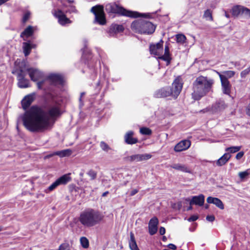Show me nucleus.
I'll use <instances>...</instances> for the list:
<instances>
[{
	"mask_svg": "<svg viewBox=\"0 0 250 250\" xmlns=\"http://www.w3.org/2000/svg\"><path fill=\"white\" fill-rule=\"evenodd\" d=\"M61 114L58 104L50 106L45 111L37 106H32L21 116L23 124L30 132H40L52 127L55 118Z\"/></svg>",
	"mask_w": 250,
	"mask_h": 250,
	"instance_id": "f257e3e1",
	"label": "nucleus"
},
{
	"mask_svg": "<svg viewBox=\"0 0 250 250\" xmlns=\"http://www.w3.org/2000/svg\"><path fill=\"white\" fill-rule=\"evenodd\" d=\"M214 80L207 76H200L196 78L192 83V98L196 101L213 92Z\"/></svg>",
	"mask_w": 250,
	"mask_h": 250,
	"instance_id": "f03ea898",
	"label": "nucleus"
},
{
	"mask_svg": "<svg viewBox=\"0 0 250 250\" xmlns=\"http://www.w3.org/2000/svg\"><path fill=\"white\" fill-rule=\"evenodd\" d=\"M104 218V215L101 212L88 208L81 213L79 220L83 226L90 228L100 224Z\"/></svg>",
	"mask_w": 250,
	"mask_h": 250,
	"instance_id": "7ed1b4c3",
	"label": "nucleus"
},
{
	"mask_svg": "<svg viewBox=\"0 0 250 250\" xmlns=\"http://www.w3.org/2000/svg\"><path fill=\"white\" fill-rule=\"evenodd\" d=\"M131 27L135 32L140 34H151L155 30L154 24L144 20L135 21L131 23Z\"/></svg>",
	"mask_w": 250,
	"mask_h": 250,
	"instance_id": "20e7f679",
	"label": "nucleus"
},
{
	"mask_svg": "<svg viewBox=\"0 0 250 250\" xmlns=\"http://www.w3.org/2000/svg\"><path fill=\"white\" fill-rule=\"evenodd\" d=\"M105 10L108 13L117 14L121 16L131 18H137L141 16L139 13L127 10L116 3H110L106 4L105 5Z\"/></svg>",
	"mask_w": 250,
	"mask_h": 250,
	"instance_id": "39448f33",
	"label": "nucleus"
},
{
	"mask_svg": "<svg viewBox=\"0 0 250 250\" xmlns=\"http://www.w3.org/2000/svg\"><path fill=\"white\" fill-rule=\"evenodd\" d=\"M90 11L93 13L95 17L96 21L101 25H104L106 23L104 7L102 5H98L91 8Z\"/></svg>",
	"mask_w": 250,
	"mask_h": 250,
	"instance_id": "423d86ee",
	"label": "nucleus"
},
{
	"mask_svg": "<svg viewBox=\"0 0 250 250\" xmlns=\"http://www.w3.org/2000/svg\"><path fill=\"white\" fill-rule=\"evenodd\" d=\"M70 180V178L68 175L66 174L63 175L53 182L47 188L45 189L44 191L46 193H49L54 190L58 186L66 184Z\"/></svg>",
	"mask_w": 250,
	"mask_h": 250,
	"instance_id": "0eeeda50",
	"label": "nucleus"
},
{
	"mask_svg": "<svg viewBox=\"0 0 250 250\" xmlns=\"http://www.w3.org/2000/svg\"><path fill=\"white\" fill-rule=\"evenodd\" d=\"M183 85V81L181 76L177 77L172 84V88H170L172 92V97L176 98L180 94Z\"/></svg>",
	"mask_w": 250,
	"mask_h": 250,
	"instance_id": "6e6552de",
	"label": "nucleus"
},
{
	"mask_svg": "<svg viewBox=\"0 0 250 250\" xmlns=\"http://www.w3.org/2000/svg\"><path fill=\"white\" fill-rule=\"evenodd\" d=\"M163 41L161 40L155 44H151L149 47L150 54L154 56L159 57L161 56L163 52Z\"/></svg>",
	"mask_w": 250,
	"mask_h": 250,
	"instance_id": "1a4fd4ad",
	"label": "nucleus"
},
{
	"mask_svg": "<svg viewBox=\"0 0 250 250\" xmlns=\"http://www.w3.org/2000/svg\"><path fill=\"white\" fill-rule=\"evenodd\" d=\"M54 15L58 19V22L62 26L66 24H70L72 22L71 21L67 18L66 15L61 10L56 11Z\"/></svg>",
	"mask_w": 250,
	"mask_h": 250,
	"instance_id": "9d476101",
	"label": "nucleus"
},
{
	"mask_svg": "<svg viewBox=\"0 0 250 250\" xmlns=\"http://www.w3.org/2000/svg\"><path fill=\"white\" fill-rule=\"evenodd\" d=\"M151 155L147 153L138 154L128 156L126 157V159L129 162H140L148 160L151 158Z\"/></svg>",
	"mask_w": 250,
	"mask_h": 250,
	"instance_id": "9b49d317",
	"label": "nucleus"
},
{
	"mask_svg": "<svg viewBox=\"0 0 250 250\" xmlns=\"http://www.w3.org/2000/svg\"><path fill=\"white\" fill-rule=\"evenodd\" d=\"M27 71L31 80L34 82L37 81L43 77L42 73L38 69L30 68L27 69Z\"/></svg>",
	"mask_w": 250,
	"mask_h": 250,
	"instance_id": "f8f14e48",
	"label": "nucleus"
},
{
	"mask_svg": "<svg viewBox=\"0 0 250 250\" xmlns=\"http://www.w3.org/2000/svg\"><path fill=\"white\" fill-rule=\"evenodd\" d=\"M159 221L156 217L151 218L148 223V230L150 235L155 234L158 230Z\"/></svg>",
	"mask_w": 250,
	"mask_h": 250,
	"instance_id": "ddd939ff",
	"label": "nucleus"
},
{
	"mask_svg": "<svg viewBox=\"0 0 250 250\" xmlns=\"http://www.w3.org/2000/svg\"><path fill=\"white\" fill-rule=\"evenodd\" d=\"M191 145V142L188 140H183L178 143L174 147V151L180 152L188 149Z\"/></svg>",
	"mask_w": 250,
	"mask_h": 250,
	"instance_id": "4468645a",
	"label": "nucleus"
},
{
	"mask_svg": "<svg viewBox=\"0 0 250 250\" xmlns=\"http://www.w3.org/2000/svg\"><path fill=\"white\" fill-rule=\"evenodd\" d=\"M220 81L223 93L226 95H229L231 87L229 82L223 77H221Z\"/></svg>",
	"mask_w": 250,
	"mask_h": 250,
	"instance_id": "2eb2a0df",
	"label": "nucleus"
},
{
	"mask_svg": "<svg viewBox=\"0 0 250 250\" xmlns=\"http://www.w3.org/2000/svg\"><path fill=\"white\" fill-rule=\"evenodd\" d=\"M47 81L53 84H62L63 83V78L62 76L59 74H51L49 75Z\"/></svg>",
	"mask_w": 250,
	"mask_h": 250,
	"instance_id": "dca6fc26",
	"label": "nucleus"
},
{
	"mask_svg": "<svg viewBox=\"0 0 250 250\" xmlns=\"http://www.w3.org/2000/svg\"><path fill=\"white\" fill-rule=\"evenodd\" d=\"M204 202V195L203 194H200L198 196H193L191 200L190 201L189 204L190 205H196L199 206H202L203 205Z\"/></svg>",
	"mask_w": 250,
	"mask_h": 250,
	"instance_id": "f3484780",
	"label": "nucleus"
},
{
	"mask_svg": "<svg viewBox=\"0 0 250 250\" xmlns=\"http://www.w3.org/2000/svg\"><path fill=\"white\" fill-rule=\"evenodd\" d=\"M207 202L209 204H213L221 209L224 208V206L222 201L218 198L208 197Z\"/></svg>",
	"mask_w": 250,
	"mask_h": 250,
	"instance_id": "a211bd4d",
	"label": "nucleus"
},
{
	"mask_svg": "<svg viewBox=\"0 0 250 250\" xmlns=\"http://www.w3.org/2000/svg\"><path fill=\"white\" fill-rule=\"evenodd\" d=\"M170 167L172 168L181 171L182 172L191 173V170L186 165L181 164H174L170 166Z\"/></svg>",
	"mask_w": 250,
	"mask_h": 250,
	"instance_id": "6ab92c4d",
	"label": "nucleus"
},
{
	"mask_svg": "<svg viewBox=\"0 0 250 250\" xmlns=\"http://www.w3.org/2000/svg\"><path fill=\"white\" fill-rule=\"evenodd\" d=\"M34 100V95L30 94L26 96L21 101V104L23 108L26 109L32 104Z\"/></svg>",
	"mask_w": 250,
	"mask_h": 250,
	"instance_id": "aec40b11",
	"label": "nucleus"
},
{
	"mask_svg": "<svg viewBox=\"0 0 250 250\" xmlns=\"http://www.w3.org/2000/svg\"><path fill=\"white\" fill-rule=\"evenodd\" d=\"M226 107V105L224 101L219 100L213 104L211 107V111L213 112L220 111Z\"/></svg>",
	"mask_w": 250,
	"mask_h": 250,
	"instance_id": "412c9836",
	"label": "nucleus"
},
{
	"mask_svg": "<svg viewBox=\"0 0 250 250\" xmlns=\"http://www.w3.org/2000/svg\"><path fill=\"white\" fill-rule=\"evenodd\" d=\"M231 155L229 153H225L216 162V166L221 167L225 165L230 159Z\"/></svg>",
	"mask_w": 250,
	"mask_h": 250,
	"instance_id": "4be33fe9",
	"label": "nucleus"
},
{
	"mask_svg": "<svg viewBox=\"0 0 250 250\" xmlns=\"http://www.w3.org/2000/svg\"><path fill=\"white\" fill-rule=\"evenodd\" d=\"M124 29V28L122 25L112 24L109 29L108 32L110 36H113L114 34L122 32Z\"/></svg>",
	"mask_w": 250,
	"mask_h": 250,
	"instance_id": "5701e85b",
	"label": "nucleus"
},
{
	"mask_svg": "<svg viewBox=\"0 0 250 250\" xmlns=\"http://www.w3.org/2000/svg\"><path fill=\"white\" fill-rule=\"evenodd\" d=\"M34 33V27L31 25L27 26L21 34V37L26 41L27 38L31 36Z\"/></svg>",
	"mask_w": 250,
	"mask_h": 250,
	"instance_id": "b1692460",
	"label": "nucleus"
},
{
	"mask_svg": "<svg viewBox=\"0 0 250 250\" xmlns=\"http://www.w3.org/2000/svg\"><path fill=\"white\" fill-rule=\"evenodd\" d=\"M133 132L132 131L127 132L125 136V142L128 144H134L137 143L138 140L133 137Z\"/></svg>",
	"mask_w": 250,
	"mask_h": 250,
	"instance_id": "393cba45",
	"label": "nucleus"
},
{
	"mask_svg": "<svg viewBox=\"0 0 250 250\" xmlns=\"http://www.w3.org/2000/svg\"><path fill=\"white\" fill-rule=\"evenodd\" d=\"M157 95L158 98L167 97L169 96H172V92L169 87L163 88L158 91Z\"/></svg>",
	"mask_w": 250,
	"mask_h": 250,
	"instance_id": "a878e982",
	"label": "nucleus"
},
{
	"mask_svg": "<svg viewBox=\"0 0 250 250\" xmlns=\"http://www.w3.org/2000/svg\"><path fill=\"white\" fill-rule=\"evenodd\" d=\"M35 47H36V45L31 44L29 42H23V49L25 56H27L29 55L32 48Z\"/></svg>",
	"mask_w": 250,
	"mask_h": 250,
	"instance_id": "bb28decb",
	"label": "nucleus"
},
{
	"mask_svg": "<svg viewBox=\"0 0 250 250\" xmlns=\"http://www.w3.org/2000/svg\"><path fill=\"white\" fill-rule=\"evenodd\" d=\"M72 154V150L70 149H66L54 152L52 155H57L60 157H64L70 156Z\"/></svg>",
	"mask_w": 250,
	"mask_h": 250,
	"instance_id": "cd10ccee",
	"label": "nucleus"
},
{
	"mask_svg": "<svg viewBox=\"0 0 250 250\" xmlns=\"http://www.w3.org/2000/svg\"><path fill=\"white\" fill-rule=\"evenodd\" d=\"M242 7L243 6L240 5H236L233 6L231 10L232 16L237 17L241 13L242 14Z\"/></svg>",
	"mask_w": 250,
	"mask_h": 250,
	"instance_id": "c85d7f7f",
	"label": "nucleus"
},
{
	"mask_svg": "<svg viewBox=\"0 0 250 250\" xmlns=\"http://www.w3.org/2000/svg\"><path fill=\"white\" fill-rule=\"evenodd\" d=\"M235 72L234 71L231 70L224 71L222 74L218 72V74L220 79H221V77H223L227 80L233 77V76L235 75Z\"/></svg>",
	"mask_w": 250,
	"mask_h": 250,
	"instance_id": "c756f323",
	"label": "nucleus"
},
{
	"mask_svg": "<svg viewBox=\"0 0 250 250\" xmlns=\"http://www.w3.org/2000/svg\"><path fill=\"white\" fill-rule=\"evenodd\" d=\"M160 59H161L164 61L169 62L170 58L169 56V47L167 45L165 46V54L164 55H161L159 57Z\"/></svg>",
	"mask_w": 250,
	"mask_h": 250,
	"instance_id": "7c9ffc66",
	"label": "nucleus"
},
{
	"mask_svg": "<svg viewBox=\"0 0 250 250\" xmlns=\"http://www.w3.org/2000/svg\"><path fill=\"white\" fill-rule=\"evenodd\" d=\"M18 85L20 88H27L29 87V81L25 78L18 80Z\"/></svg>",
	"mask_w": 250,
	"mask_h": 250,
	"instance_id": "2f4dec72",
	"label": "nucleus"
},
{
	"mask_svg": "<svg viewBox=\"0 0 250 250\" xmlns=\"http://www.w3.org/2000/svg\"><path fill=\"white\" fill-rule=\"evenodd\" d=\"M241 148V146H231L229 147H227L225 149V151L227 152H229L228 153H235L239 151Z\"/></svg>",
	"mask_w": 250,
	"mask_h": 250,
	"instance_id": "473e14b6",
	"label": "nucleus"
},
{
	"mask_svg": "<svg viewBox=\"0 0 250 250\" xmlns=\"http://www.w3.org/2000/svg\"><path fill=\"white\" fill-rule=\"evenodd\" d=\"M203 17L207 20H209L210 21H213V20L212 16V12L209 9H207L205 11Z\"/></svg>",
	"mask_w": 250,
	"mask_h": 250,
	"instance_id": "72a5a7b5",
	"label": "nucleus"
},
{
	"mask_svg": "<svg viewBox=\"0 0 250 250\" xmlns=\"http://www.w3.org/2000/svg\"><path fill=\"white\" fill-rule=\"evenodd\" d=\"M100 146L101 149L105 152H108L111 149L110 146L104 141H101L100 142Z\"/></svg>",
	"mask_w": 250,
	"mask_h": 250,
	"instance_id": "f704fd0d",
	"label": "nucleus"
},
{
	"mask_svg": "<svg viewBox=\"0 0 250 250\" xmlns=\"http://www.w3.org/2000/svg\"><path fill=\"white\" fill-rule=\"evenodd\" d=\"M80 242L82 246L84 248H87L89 246V241L85 237H82L80 239Z\"/></svg>",
	"mask_w": 250,
	"mask_h": 250,
	"instance_id": "c9c22d12",
	"label": "nucleus"
},
{
	"mask_svg": "<svg viewBox=\"0 0 250 250\" xmlns=\"http://www.w3.org/2000/svg\"><path fill=\"white\" fill-rule=\"evenodd\" d=\"M140 132L143 135H149L152 133V131L150 129L147 127H142L140 129Z\"/></svg>",
	"mask_w": 250,
	"mask_h": 250,
	"instance_id": "e433bc0d",
	"label": "nucleus"
},
{
	"mask_svg": "<svg viewBox=\"0 0 250 250\" xmlns=\"http://www.w3.org/2000/svg\"><path fill=\"white\" fill-rule=\"evenodd\" d=\"M176 42L178 43H183L186 39V36L183 34H178L176 36Z\"/></svg>",
	"mask_w": 250,
	"mask_h": 250,
	"instance_id": "4c0bfd02",
	"label": "nucleus"
},
{
	"mask_svg": "<svg viewBox=\"0 0 250 250\" xmlns=\"http://www.w3.org/2000/svg\"><path fill=\"white\" fill-rule=\"evenodd\" d=\"M87 174L90 177L91 180L95 179L97 177V172L92 169L89 170Z\"/></svg>",
	"mask_w": 250,
	"mask_h": 250,
	"instance_id": "58836bf2",
	"label": "nucleus"
},
{
	"mask_svg": "<svg viewBox=\"0 0 250 250\" xmlns=\"http://www.w3.org/2000/svg\"><path fill=\"white\" fill-rule=\"evenodd\" d=\"M31 13L29 11L26 12L23 15L22 21L23 23H25L30 18Z\"/></svg>",
	"mask_w": 250,
	"mask_h": 250,
	"instance_id": "ea45409f",
	"label": "nucleus"
},
{
	"mask_svg": "<svg viewBox=\"0 0 250 250\" xmlns=\"http://www.w3.org/2000/svg\"><path fill=\"white\" fill-rule=\"evenodd\" d=\"M129 244L131 250H139L135 241H129Z\"/></svg>",
	"mask_w": 250,
	"mask_h": 250,
	"instance_id": "a19ab883",
	"label": "nucleus"
},
{
	"mask_svg": "<svg viewBox=\"0 0 250 250\" xmlns=\"http://www.w3.org/2000/svg\"><path fill=\"white\" fill-rule=\"evenodd\" d=\"M242 14L245 15L248 18H250V9L243 6Z\"/></svg>",
	"mask_w": 250,
	"mask_h": 250,
	"instance_id": "79ce46f5",
	"label": "nucleus"
},
{
	"mask_svg": "<svg viewBox=\"0 0 250 250\" xmlns=\"http://www.w3.org/2000/svg\"><path fill=\"white\" fill-rule=\"evenodd\" d=\"M249 174L250 173L248 172V170H246L239 172L238 175L241 179H244V178H246L249 175Z\"/></svg>",
	"mask_w": 250,
	"mask_h": 250,
	"instance_id": "37998d69",
	"label": "nucleus"
},
{
	"mask_svg": "<svg viewBox=\"0 0 250 250\" xmlns=\"http://www.w3.org/2000/svg\"><path fill=\"white\" fill-rule=\"evenodd\" d=\"M250 72L248 68L244 70L241 72L240 75L242 78L245 77Z\"/></svg>",
	"mask_w": 250,
	"mask_h": 250,
	"instance_id": "c03bdc74",
	"label": "nucleus"
},
{
	"mask_svg": "<svg viewBox=\"0 0 250 250\" xmlns=\"http://www.w3.org/2000/svg\"><path fill=\"white\" fill-rule=\"evenodd\" d=\"M23 78H25V75L23 74L22 71L21 70L18 73L17 79L18 80H19Z\"/></svg>",
	"mask_w": 250,
	"mask_h": 250,
	"instance_id": "a18cd8bd",
	"label": "nucleus"
},
{
	"mask_svg": "<svg viewBox=\"0 0 250 250\" xmlns=\"http://www.w3.org/2000/svg\"><path fill=\"white\" fill-rule=\"evenodd\" d=\"M244 152L243 151H240L236 154L235 158L236 159L239 160L244 156Z\"/></svg>",
	"mask_w": 250,
	"mask_h": 250,
	"instance_id": "49530a36",
	"label": "nucleus"
},
{
	"mask_svg": "<svg viewBox=\"0 0 250 250\" xmlns=\"http://www.w3.org/2000/svg\"><path fill=\"white\" fill-rule=\"evenodd\" d=\"M206 219L209 222H213L215 220V217L213 215H208L206 217Z\"/></svg>",
	"mask_w": 250,
	"mask_h": 250,
	"instance_id": "de8ad7c7",
	"label": "nucleus"
},
{
	"mask_svg": "<svg viewBox=\"0 0 250 250\" xmlns=\"http://www.w3.org/2000/svg\"><path fill=\"white\" fill-rule=\"evenodd\" d=\"M198 218V216H196V215H192L191 216H190L188 219V221L189 222H193V221H196V220H197Z\"/></svg>",
	"mask_w": 250,
	"mask_h": 250,
	"instance_id": "09e8293b",
	"label": "nucleus"
},
{
	"mask_svg": "<svg viewBox=\"0 0 250 250\" xmlns=\"http://www.w3.org/2000/svg\"><path fill=\"white\" fill-rule=\"evenodd\" d=\"M159 232L161 235H164L166 232V229L165 228L161 227L160 228Z\"/></svg>",
	"mask_w": 250,
	"mask_h": 250,
	"instance_id": "8fccbe9b",
	"label": "nucleus"
},
{
	"mask_svg": "<svg viewBox=\"0 0 250 250\" xmlns=\"http://www.w3.org/2000/svg\"><path fill=\"white\" fill-rule=\"evenodd\" d=\"M168 247L171 250H175L176 249V246L173 244H169L168 245Z\"/></svg>",
	"mask_w": 250,
	"mask_h": 250,
	"instance_id": "3c124183",
	"label": "nucleus"
},
{
	"mask_svg": "<svg viewBox=\"0 0 250 250\" xmlns=\"http://www.w3.org/2000/svg\"><path fill=\"white\" fill-rule=\"evenodd\" d=\"M138 192V190L137 189H133L130 193V196H133L135 194H136Z\"/></svg>",
	"mask_w": 250,
	"mask_h": 250,
	"instance_id": "603ef678",
	"label": "nucleus"
},
{
	"mask_svg": "<svg viewBox=\"0 0 250 250\" xmlns=\"http://www.w3.org/2000/svg\"><path fill=\"white\" fill-rule=\"evenodd\" d=\"M43 82H39L37 83L38 86L39 88H41L43 85Z\"/></svg>",
	"mask_w": 250,
	"mask_h": 250,
	"instance_id": "864d4df0",
	"label": "nucleus"
},
{
	"mask_svg": "<svg viewBox=\"0 0 250 250\" xmlns=\"http://www.w3.org/2000/svg\"><path fill=\"white\" fill-rule=\"evenodd\" d=\"M247 114L250 116V104L247 107Z\"/></svg>",
	"mask_w": 250,
	"mask_h": 250,
	"instance_id": "5fc2aeb1",
	"label": "nucleus"
},
{
	"mask_svg": "<svg viewBox=\"0 0 250 250\" xmlns=\"http://www.w3.org/2000/svg\"><path fill=\"white\" fill-rule=\"evenodd\" d=\"M130 241H135L133 234L132 233H130Z\"/></svg>",
	"mask_w": 250,
	"mask_h": 250,
	"instance_id": "6e6d98bb",
	"label": "nucleus"
},
{
	"mask_svg": "<svg viewBox=\"0 0 250 250\" xmlns=\"http://www.w3.org/2000/svg\"><path fill=\"white\" fill-rule=\"evenodd\" d=\"M84 95H85V93L84 92H82L81 93V96H80V98L79 99V101H80L81 103H82V98L83 96Z\"/></svg>",
	"mask_w": 250,
	"mask_h": 250,
	"instance_id": "4d7b16f0",
	"label": "nucleus"
},
{
	"mask_svg": "<svg viewBox=\"0 0 250 250\" xmlns=\"http://www.w3.org/2000/svg\"><path fill=\"white\" fill-rule=\"evenodd\" d=\"M225 16L227 18H230V15L226 11H225Z\"/></svg>",
	"mask_w": 250,
	"mask_h": 250,
	"instance_id": "13d9d810",
	"label": "nucleus"
},
{
	"mask_svg": "<svg viewBox=\"0 0 250 250\" xmlns=\"http://www.w3.org/2000/svg\"><path fill=\"white\" fill-rule=\"evenodd\" d=\"M108 193V191H106V192H104L102 194V196L103 197H104L105 196H106V195Z\"/></svg>",
	"mask_w": 250,
	"mask_h": 250,
	"instance_id": "bf43d9fd",
	"label": "nucleus"
},
{
	"mask_svg": "<svg viewBox=\"0 0 250 250\" xmlns=\"http://www.w3.org/2000/svg\"><path fill=\"white\" fill-rule=\"evenodd\" d=\"M192 209V205H190V206L187 208L188 210H191Z\"/></svg>",
	"mask_w": 250,
	"mask_h": 250,
	"instance_id": "052dcab7",
	"label": "nucleus"
},
{
	"mask_svg": "<svg viewBox=\"0 0 250 250\" xmlns=\"http://www.w3.org/2000/svg\"><path fill=\"white\" fill-rule=\"evenodd\" d=\"M2 230V228L0 226V231H1Z\"/></svg>",
	"mask_w": 250,
	"mask_h": 250,
	"instance_id": "680f3d73",
	"label": "nucleus"
},
{
	"mask_svg": "<svg viewBox=\"0 0 250 250\" xmlns=\"http://www.w3.org/2000/svg\"><path fill=\"white\" fill-rule=\"evenodd\" d=\"M166 239V237H165V236H164V237H163V240H164V241H165Z\"/></svg>",
	"mask_w": 250,
	"mask_h": 250,
	"instance_id": "e2e57ef3",
	"label": "nucleus"
},
{
	"mask_svg": "<svg viewBox=\"0 0 250 250\" xmlns=\"http://www.w3.org/2000/svg\"><path fill=\"white\" fill-rule=\"evenodd\" d=\"M208 205H207V206H206V208H208Z\"/></svg>",
	"mask_w": 250,
	"mask_h": 250,
	"instance_id": "0e129e2a",
	"label": "nucleus"
},
{
	"mask_svg": "<svg viewBox=\"0 0 250 250\" xmlns=\"http://www.w3.org/2000/svg\"><path fill=\"white\" fill-rule=\"evenodd\" d=\"M248 69H249V70L250 71V66L249 67H248Z\"/></svg>",
	"mask_w": 250,
	"mask_h": 250,
	"instance_id": "69168bd1",
	"label": "nucleus"
}]
</instances>
